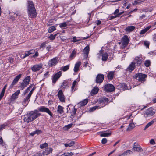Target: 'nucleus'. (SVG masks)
<instances>
[{
  "label": "nucleus",
  "instance_id": "4468645a",
  "mask_svg": "<svg viewBox=\"0 0 156 156\" xmlns=\"http://www.w3.org/2000/svg\"><path fill=\"white\" fill-rule=\"evenodd\" d=\"M24 121L25 122L29 123V122L33 121V119H32L31 116L29 113H28L27 114L24 115Z\"/></svg>",
  "mask_w": 156,
  "mask_h": 156
},
{
  "label": "nucleus",
  "instance_id": "473e14b6",
  "mask_svg": "<svg viewBox=\"0 0 156 156\" xmlns=\"http://www.w3.org/2000/svg\"><path fill=\"white\" fill-rule=\"evenodd\" d=\"M135 127V125L133 123H130L129 124L128 127L126 129V131H130L134 128Z\"/></svg>",
  "mask_w": 156,
  "mask_h": 156
},
{
  "label": "nucleus",
  "instance_id": "c9c22d12",
  "mask_svg": "<svg viewBox=\"0 0 156 156\" xmlns=\"http://www.w3.org/2000/svg\"><path fill=\"white\" fill-rule=\"evenodd\" d=\"M57 112L61 114L63 112V107L60 105H59L58 107Z\"/></svg>",
  "mask_w": 156,
  "mask_h": 156
},
{
  "label": "nucleus",
  "instance_id": "5fc2aeb1",
  "mask_svg": "<svg viewBox=\"0 0 156 156\" xmlns=\"http://www.w3.org/2000/svg\"><path fill=\"white\" fill-rule=\"evenodd\" d=\"M48 38L51 40L53 41L55 39V38L52 34H51L50 36Z\"/></svg>",
  "mask_w": 156,
  "mask_h": 156
},
{
  "label": "nucleus",
  "instance_id": "680f3d73",
  "mask_svg": "<svg viewBox=\"0 0 156 156\" xmlns=\"http://www.w3.org/2000/svg\"><path fill=\"white\" fill-rule=\"evenodd\" d=\"M150 143L152 145L154 144H155V142L154 141V139H153L151 140Z\"/></svg>",
  "mask_w": 156,
  "mask_h": 156
},
{
  "label": "nucleus",
  "instance_id": "6e6552de",
  "mask_svg": "<svg viewBox=\"0 0 156 156\" xmlns=\"http://www.w3.org/2000/svg\"><path fill=\"white\" fill-rule=\"evenodd\" d=\"M109 99L108 98H100L99 99V102L100 104H102V105H100L101 108L103 107L108 103Z\"/></svg>",
  "mask_w": 156,
  "mask_h": 156
},
{
  "label": "nucleus",
  "instance_id": "2f4dec72",
  "mask_svg": "<svg viewBox=\"0 0 156 156\" xmlns=\"http://www.w3.org/2000/svg\"><path fill=\"white\" fill-rule=\"evenodd\" d=\"M42 133V132L41 130L39 129H37L31 133L30 134V135H31V136H33L35 134H36L37 135H38L39 134L41 133Z\"/></svg>",
  "mask_w": 156,
  "mask_h": 156
},
{
  "label": "nucleus",
  "instance_id": "72a5a7b5",
  "mask_svg": "<svg viewBox=\"0 0 156 156\" xmlns=\"http://www.w3.org/2000/svg\"><path fill=\"white\" fill-rule=\"evenodd\" d=\"M69 66L70 65L69 64L65 66H62L60 70L64 72L66 71L69 69Z\"/></svg>",
  "mask_w": 156,
  "mask_h": 156
},
{
  "label": "nucleus",
  "instance_id": "0e129e2a",
  "mask_svg": "<svg viewBox=\"0 0 156 156\" xmlns=\"http://www.w3.org/2000/svg\"><path fill=\"white\" fill-rule=\"evenodd\" d=\"M49 72L47 71L44 74V76L45 78H47L48 77L49 75Z\"/></svg>",
  "mask_w": 156,
  "mask_h": 156
},
{
  "label": "nucleus",
  "instance_id": "6ab92c4d",
  "mask_svg": "<svg viewBox=\"0 0 156 156\" xmlns=\"http://www.w3.org/2000/svg\"><path fill=\"white\" fill-rule=\"evenodd\" d=\"M20 90H17L16 92H15L10 97V99L11 101L15 100L18 98V95L20 94Z\"/></svg>",
  "mask_w": 156,
  "mask_h": 156
},
{
  "label": "nucleus",
  "instance_id": "f3484780",
  "mask_svg": "<svg viewBox=\"0 0 156 156\" xmlns=\"http://www.w3.org/2000/svg\"><path fill=\"white\" fill-rule=\"evenodd\" d=\"M142 61V60L140 58L138 57H136L134 59V62H133L135 63L136 66H139L141 65Z\"/></svg>",
  "mask_w": 156,
  "mask_h": 156
},
{
  "label": "nucleus",
  "instance_id": "9d476101",
  "mask_svg": "<svg viewBox=\"0 0 156 156\" xmlns=\"http://www.w3.org/2000/svg\"><path fill=\"white\" fill-rule=\"evenodd\" d=\"M62 75V72L59 71L55 73L52 78V82L55 83L57 80Z\"/></svg>",
  "mask_w": 156,
  "mask_h": 156
},
{
  "label": "nucleus",
  "instance_id": "7ed1b4c3",
  "mask_svg": "<svg viewBox=\"0 0 156 156\" xmlns=\"http://www.w3.org/2000/svg\"><path fill=\"white\" fill-rule=\"evenodd\" d=\"M30 77L28 76L23 80L20 86L21 90H23L29 84V82L30 81Z\"/></svg>",
  "mask_w": 156,
  "mask_h": 156
},
{
  "label": "nucleus",
  "instance_id": "de8ad7c7",
  "mask_svg": "<svg viewBox=\"0 0 156 156\" xmlns=\"http://www.w3.org/2000/svg\"><path fill=\"white\" fill-rule=\"evenodd\" d=\"M144 44L145 46H146V48H149L150 43L148 41H144Z\"/></svg>",
  "mask_w": 156,
  "mask_h": 156
},
{
  "label": "nucleus",
  "instance_id": "864d4df0",
  "mask_svg": "<svg viewBox=\"0 0 156 156\" xmlns=\"http://www.w3.org/2000/svg\"><path fill=\"white\" fill-rule=\"evenodd\" d=\"M67 85V83L66 82H64L61 85V87L63 88H65Z\"/></svg>",
  "mask_w": 156,
  "mask_h": 156
},
{
  "label": "nucleus",
  "instance_id": "0eeeda50",
  "mask_svg": "<svg viewBox=\"0 0 156 156\" xmlns=\"http://www.w3.org/2000/svg\"><path fill=\"white\" fill-rule=\"evenodd\" d=\"M38 111L37 110H35L34 111H31L29 112L31 116L32 119H33V120H35L41 115V114L38 113Z\"/></svg>",
  "mask_w": 156,
  "mask_h": 156
},
{
  "label": "nucleus",
  "instance_id": "8fccbe9b",
  "mask_svg": "<svg viewBox=\"0 0 156 156\" xmlns=\"http://www.w3.org/2000/svg\"><path fill=\"white\" fill-rule=\"evenodd\" d=\"M30 55V54L29 51H27L26 52V53L25 54V55L23 57H21V58H24L26 57L29 56Z\"/></svg>",
  "mask_w": 156,
  "mask_h": 156
},
{
  "label": "nucleus",
  "instance_id": "e433bc0d",
  "mask_svg": "<svg viewBox=\"0 0 156 156\" xmlns=\"http://www.w3.org/2000/svg\"><path fill=\"white\" fill-rule=\"evenodd\" d=\"M68 22H69V21H67L66 22H63L60 23L59 24V27L62 29L63 27H66L67 26V23Z\"/></svg>",
  "mask_w": 156,
  "mask_h": 156
},
{
  "label": "nucleus",
  "instance_id": "c85d7f7f",
  "mask_svg": "<svg viewBox=\"0 0 156 156\" xmlns=\"http://www.w3.org/2000/svg\"><path fill=\"white\" fill-rule=\"evenodd\" d=\"M112 133L111 131L109 132H107L105 131L102 133L101 134L100 136L102 137H108L110 136L111 134Z\"/></svg>",
  "mask_w": 156,
  "mask_h": 156
},
{
  "label": "nucleus",
  "instance_id": "f704fd0d",
  "mask_svg": "<svg viewBox=\"0 0 156 156\" xmlns=\"http://www.w3.org/2000/svg\"><path fill=\"white\" fill-rule=\"evenodd\" d=\"M75 144V142L74 141H72L70 143H66L65 144V146L66 147H71L73 145Z\"/></svg>",
  "mask_w": 156,
  "mask_h": 156
},
{
  "label": "nucleus",
  "instance_id": "bb28decb",
  "mask_svg": "<svg viewBox=\"0 0 156 156\" xmlns=\"http://www.w3.org/2000/svg\"><path fill=\"white\" fill-rule=\"evenodd\" d=\"M151 27V26H149L145 28L144 29L140 31V34L141 35L144 34L150 29Z\"/></svg>",
  "mask_w": 156,
  "mask_h": 156
},
{
  "label": "nucleus",
  "instance_id": "423d86ee",
  "mask_svg": "<svg viewBox=\"0 0 156 156\" xmlns=\"http://www.w3.org/2000/svg\"><path fill=\"white\" fill-rule=\"evenodd\" d=\"M39 111L41 112H45L48 113L51 117H52V114L51 112L49 109L43 106H41L38 108Z\"/></svg>",
  "mask_w": 156,
  "mask_h": 156
},
{
  "label": "nucleus",
  "instance_id": "cd10ccee",
  "mask_svg": "<svg viewBox=\"0 0 156 156\" xmlns=\"http://www.w3.org/2000/svg\"><path fill=\"white\" fill-rule=\"evenodd\" d=\"M136 66V65L133 62L131 63L128 67L129 70L130 72L132 71L135 69V67Z\"/></svg>",
  "mask_w": 156,
  "mask_h": 156
},
{
  "label": "nucleus",
  "instance_id": "052dcab7",
  "mask_svg": "<svg viewBox=\"0 0 156 156\" xmlns=\"http://www.w3.org/2000/svg\"><path fill=\"white\" fill-rule=\"evenodd\" d=\"M44 152H42L41 151H40L38 153H37V154H38V156H42L44 155H43V153H44Z\"/></svg>",
  "mask_w": 156,
  "mask_h": 156
},
{
  "label": "nucleus",
  "instance_id": "58836bf2",
  "mask_svg": "<svg viewBox=\"0 0 156 156\" xmlns=\"http://www.w3.org/2000/svg\"><path fill=\"white\" fill-rule=\"evenodd\" d=\"M99 90V89L98 87L94 88L91 91V93L93 94H96Z\"/></svg>",
  "mask_w": 156,
  "mask_h": 156
},
{
  "label": "nucleus",
  "instance_id": "6e6d98bb",
  "mask_svg": "<svg viewBox=\"0 0 156 156\" xmlns=\"http://www.w3.org/2000/svg\"><path fill=\"white\" fill-rule=\"evenodd\" d=\"M6 125L5 124H2L0 126V131L4 129L6 126Z\"/></svg>",
  "mask_w": 156,
  "mask_h": 156
},
{
  "label": "nucleus",
  "instance_id": "c03bdc74",
  "mask_svg": "<svg viewBox=\"0 0 156 156\" xmlns=\"http://www.w3.org/2000/svg\"><path fill=\"white\" fill-rule=\"evenodd\" d=\"M7 85L6 84L5 85L4 87L3 88L0 94V95L1 96H4V94L5 93V90L6 89V87H7Z\"/></svg>",
  "mask_w": 156,
  "mask_h": 156
},
{
  "label": "nucleus",
  "instance_id": "3c124183",
  "mask_svg": "<svg viewBox=\"0 0 156 156\" xmlns=\"http://www.w3.org/2000/svg\"><path fill=\"white\" fill-rule=\"evenodd\" d=\"M73 123H71L70 124H69L67 125H66L65 126V127L67 129H68L72 127L73 126Z\"/></svg>",
  "mask_w": 156,
  "mask_h": 156
},
{
  "label": "nucleus",
  "instance_id": "37998d69",
  "mask_svg": "<svg viewBox=\"0 0 156 156\" xmlns=\"http://www.w3.org/2000/svg\"><path fill=\"white\" fill-rule=\"evenodd\" d=\"M132 153V151L130 150H128L124 151V153L122 154V155H127L128 154H131Z\"/></svg>",
  "mask_w": 156,
  "mask_h": 156
},
{
  "label": "nucleus",
  "instance_id": "aec40b11",
  "mask_svg": "<svg viewBox=\"0 0 156 156\" xmlns=\"http://www.w3.org/2000/svg\"><path fill=\"white\" fill-rule=\"evenodd\" d=\"M155 112L151 110L150 109H147L144 113V115L147 116H152L154 115Z\"/></svg>",
  "mask_w": 156,
  "mask_h": 156
},
{
  "label": "nucleus",
  "instance_id": "f257e3e1",
  "mask_svg": "<svg viewBox=\"0 0 156 156\" xmlns=\"http://www.w3.org/2000/svg\"><path fill=\"white\" fill-rule=\"evenodd\" d=\"M27 9L28 14L31 18H35L37 16L36 10L32 1L28 0L27 2Z\"/></svg>",
  "mask_w": 156,
  "mask_h": 156
},
{
  "label": "nucleus",
  "instance_id": "412c9836",
  "mask_svg": "<svg viewBox=\"0 0 156 156\" xmlns=\"http://www.w3.org/2000/svg\"><path fill=\"white\" fill-rule=\"evenodd\" d=\"M89 46L88 45H87L83 50V52L85 56L87 57L88 56L89 53Z\"/></svg>",
  "mask_w": 156,
  "mask_h": 156
},
{
  "label": "nucleus",
  "instance_id": "338daca9",
  "mask_svg": "<svg viewBox=\"0 0 156 156\" xmlns=\"http://www.w3.org/2000/svg\"><path fill=\"white\" fill-rule=\"evenodd\" d=\"M15 14H16V16H21L20 12L18 11H16L15 13Z\"/></svg>",
  "mask_w": 156,
  "mask_h": 156
},
{
  "label": "nucleus",
  "instance_id": "7c9ffc66",
  "mask_svg": "<svg viewBox=\"0 0 156 156\" xmlns=\"http://www.w3.org/2000/svg\"><path fill=\"white\" fill-rule=\"evenodd\" d=\"M108 54L107 53L102 54V60L104 61H106L108 59Z\"/></svg>",
  "mask_w": 156,
  "mask_h": 156
},
{
  "label": "nucleus",
  "instance_id": "4d7b16f0",
  "mask_svg": "<svg viewBox=\"0 0 156 156\" xmlns=\"http://www.w3.org/2000/svg\"><path fill=\"white\" fill-rule=\"evenodd\" d=\"M72 39H73V40H71V41L73 42H77V41H79V40H77L76 39V37L75 36L73 37Z\"/></svg>",
  "mask_w": 156,
  "mask_h": 156
},
{
  "label": "nucleus",
  "instance_id": "69168bd1",
  "mask_svg": "<svg viewBox=\"0 0 156 156\" xmlns=\"http://www.w3.org/2000/svg\"><path fill=\"white\" fill-rule=\"evenodd\" d=\"M30 54H33L35 52V50L34 49H31L29 51Z\"/></svg>",
  "mask_w": 156,
  "mask_h": 156
},
{
  "label": "nucleus",
  "instance_id": "a211bd4d",
  "mask_svg": "<svg viewBox=\"0 0 156 156\" xmlns=\"http://www.w3.org/2000/svg\"><path fill=\"white\" fill-rule=\"evenodd\" d=\"M31 96L28 95L23 100L22 103L25 107L28 104L30 100V98Z\"/></svg>",
  "mask_w": 156,
  "mask_h": 156
},
{
  "label": "nucleus",
  "instance_id": "4c0bfd02",
  "mask_svg": "<svg viewBox=\"0 0 156 156\" xmlns=\"http://www.w3.org/2000/svg\"><path fill=\"white\" fill-rule=\"evenodd\" d=\"M56 30V28L54 26H52L49 28L48 32L49 33H51Z\"/></svg>",
  "mask_w": 156,
  "mask_h": 156
},
{
  "label": "nucleus",
  "instance_id": "bf43d9fd",
  "mask_svg": "<svg viewBox=\"0 0 156 156\" xmlns=\"http://www.w3.org/2000/svg\"><path fill=\"white\" fill-rule=\"evenodd\" d=\"M35 87H34L33 88H32L31 89V90L29 92V93L28 95H29V96H31L32 94H33V92L34 91V90H35Z\"/></svg>",
  "mask_w": 156,
  "mask_h": 156
},
{
  "label": "nucleus",
  "instance_id": "a878e982",
  "mask_svg": "<svg viewBox=\"0 0 156 156\" xmlns=\"http://www.w3.org/2000/svg\"><path fill=\"white\" fill-rule=\"evenodd\" d=\"M114 74V71H111L108 72L107 76L108 79L111 80H112L113 78Z\"/></svg>",
  "mask_w": 156,
  "mask_h": 156
},
{
  "label": "nucleus",
  "instance_id": "c756f323",
  "mask_svg": "<svg viewBox=\"0 0 156 156\" xmlns=\"http://www.w3.org/2000/svg\"><path fill=\"white\" fill-rule=\"evenodd\" d=\"M52 151V149L51 148H48L44 151L43 155H48L51 153Z\"/></svg>",
  "mask_w": 156,
  "mask_h": 156
},
{
  "label": "nucleus",
  "instance_id": "f8f14e48",
  "mask_svg": "<svg viewBox=\"0 0 156 156\" xmlns=\"http://www.w3.org/2000/svg\"><path fill=\"white\" fill-rule=\"evenodd\" d=\"M57 96L61 102H65V97L62 90H60L58 91Z\"/></svg>",
  "mask_w": 156,
  "mask_h": 156
},
{
  "label": "nucleus",
  "instance_id": "49530a36",
  "mask_svg": "<svg viewBox=\"0 0 156 156\" xmlns=\"http://www.w3.org/2000/svg\"><path fill=\"white\" fill-rule=\"evenodd\" d=\"M151 64V62L149 60H146L144 63L145 65L147 67H149Z\"/></svg>",
  "mask_w": 156,
  "mask_h": 156
},
{
  "label": "nucleus",
  "instance_id": "4be33fe9",
  "mask_svg": "<svg viewBox=\"0 0 156 156\" xmlns=\"http://www.w3.org/2000/svg\"><path fill=\"white\" fill-rule=\"evenodd\" d=\"M81 64V62L80 61H78L75 64L74 69V71L75 72H76L78 71Z\"/></svg>",
  "mask_w": 156,
  "mask_h": 156
},
{
  "label": "nucleus",
  "instance_id": "b1692460",
  "mask_svg": "<svg viewBox=\"0 0 156 156\" xmlns=\"http://www.w3.org/2000/svg\"><path fill=\"white\" fill-rule=\"evenodd\" d=\"M135 29L134 26H131L126 27L125 30L126 32L129 33L133 31Z\"/></svg>",
  "mask_w": 156,
  "mask_h": 156
},
{
  "label": "nucleus",
  "instance_id": "2eb2a0df",
  "mask_svg": "<svg viewBox=\"0 0 156 156\" xmlns=\"http://www.w3.org/2000/svg\"><path fill=\"white\" fill-rule=\"evenodd\" d=\"M42 65L41 64H36L33 66L31 69L32 71L36 72L40 70L42 68Z\"/></svg>",
  "mask_w": 156,
  "mask_h": 156
},
{
  "label": "nucleus",
  "instance_id": "e2e57ef3",
  "mask_svg": "<svg viewBox=\"0 0 156 156\" xmlns=\"http://www.w3.org/2000/svg\"><path fill=\"white\" fill-rule=\"evenodd\" d=\"M38 56V53L37 51L36 52L35 54L32 56L33 58H35Z\"/></svg>",
  "mask_w": 156,
  "mask_h": 156
},
{
  "label": "nucleus",
  "instance_id": "1a4fd4ad",
  "mask_svg": "<svg viewBox=\"0 0 156 156\" xmlns=\"http://www.w3.org/2000/svg\"><path fill=\"white\" fill-rule=\"evenodd\" d=\"M129 41L128 37L126 35H125L122 38L121 43L122 45L124 47H125L128 45Z\"/></svg>",
  "mask_w": 156,
  "mask_h": 156
},
{
  "label": "nucleus",
  "instance_id": "09e8293b",
  "mask_svg": "<svg viewBox=\"0 0 156 156\" xmlns=\"http://www.w3.org/2000/svg\"><path fill=\"white\" fill-rule=\"evenodd\" d=\"M47 43L46 42H44L42 43L40 46V48L44 49L46 46V44Z\"/></svg>",
  "mask_w": 156,
  "mask_h": 156
},
{
  "label": "nucleus",
  "instance_id": "f03ea898",
  "mask_svg": "<svg viewBox=\"0 0 156 156\" xmlns=\"http://www.w3.org/2000/svg\"><path fill=\"white\" fill-rule=\"evenodd\" d=\"M133 77L137 80L138 82L144 83L146 81V78L147 77V75L145 74L139 73L136 74Z\"/></svg>",
  "mask_w": 156,
  "mask_h": 156
},
{
  "label": "nucleus",
  "instance_id": "9b49d317",
  "mask_svg": "<svg viewBox=\"0 0 156 156\" xmlns=\"http://www.w3.org/2000/svg\"><path fill=\"white\" fill-rule=\"evenodd\" d=\"M132 150L133 151L137 152H141L143 151V149L140 147V145L136 142L134 143L133 147Z\"/></svg>",
  "mask_w": 156,
  "mask_h": 156
},
{
  "label": "nucleus",
  "instance_id": "39448f33",
  "mask_svg": "<svg viewBox=\"0 0 156 156\" xmlns=\"http://www.w3.org/2000/svg\"><path fill=\"white\" fill-rule=\"evenodd\" d=\"M104 89L105 91L107 92H111L114 91L115 88L112 84H108L104 86Z\"/></svg>",
  "mask_w": 156,
  "mask_h": 156
},
{
  "label": "nucleus",
  "instance_id": "dca6fc26",
  "mask_svg": "<svg viewBox=\"0 0 156 156\" xmlns=\"http://www.w3.org/2000/svg\"><path fill=\"white\" fill-rule=\"evenodd\" d=\"M104 78V76L103 74H98L97 76L96 82L97 83H101L103 81Z\"/></svg>",
  "mask_w": 156,
  "mask_h": 156
},
{
  "label": "nucleus",
  "instance_id": "a18cd8bd",
  "mask_svg": "<svg viewBox=\"0 0 156 156\" xmlns=\"http://www.w3.org/2000/svg\"><path fill=\"white\" fill-rule=\"evenodd\" d=\"M76 53V51L75 50H73L72 51V53L70 55V58H72L73 57H74Z\"/></svg>",
  "mask_w": 156,
  "mask_h": 156
},
{
  "label": "nucleus",
  "instance_id": "393cba45",
  "mask_svg": "<svg viewBox=\"0 0 156 156\" xmlns=\"http://www.w3.org/2000/svg\"><path fill=\"white\" fill-rule=\"evenodd\" d=\"M88 102V99H86L78 103V104L81 106H83L86 105Z\"/></svg>",
  "mask_w": 156,
  "mask_h": 156
},
{
  "label": "nucleus",
  "instance_id": "ddd939ff",
  "mask_svg": "<svg viewBox=\"0 0 156 156\" xmlns=\"http://www.w3.org/2000/svg\"><path fill=\"white\" fill-rule=\"evenodd\" d=\"M22 76L21 74H19L16 76L14 79L12 83L10 85L9 87L10 88H12L13 86L17 84L19 79Z\"/></svg>",
  "mask_w": 156,
  "mask_h": 156
},
{
  "label": "nucleus",
  "instance_id": "603ef678",
  "mask_svg": "<svg viewBox=\"0 0 156 156\" xmlns=\"http://www.w3.org/2000/svg\"><path fill=\"white\" fill-rule=\"evenodd\" d=\"M77 82L75 80L73 82L72 84V86L71 87V90L73 91L74 88Z\"/></svg>",
  "mask_w": 156,
  "mask_h": 156
},
{
  "label": "nucleus",
  "instance_id": "a19ab883",
  "mask_svg": "<svg viewBox=\"0 0 156 156\" xmlns=\"http://www.w3.org/2000/svg\"><path fill=\"white\" fill-rule=\"evenodd\" d=\"M48 146V144L46 143H44L41 144L40 145V147L41 149H43L44 148H46Z\"/></svg>",
  "mask_w": 156,
  "mask_h": 156
},
{
  "label": "nucleus",
  "instance_id": "774afa93",
  "mask_svg": "<svg viewBox=\"0 0 156 156\" xmlns=\"http://www.w3.org/2000/svg\"><path fill=\"white\" fill-rule=\"evenodd\" d=\"M68 153H65L62 154L61 156H69Z\"/></svg>",
  "mask_w": 156,
  "mask_h": 156
},
{
  "label": "nucleus",
  "instance_id": "20e7f679",
  "mask_svg": "<svg viewBox=\"0 0 156 156\" xmlns=\"http://www.w3.org/2000/svg\"><path fill=\"white\" fill-rule=\"evenodd\" d=\"M58 58L56 57L51 59L48 62V65L49 67H54L58 63Z\"/></svg>",
  "mask_w": 156,
  "mask_h": 156
},
{
  "label": "nucleus",
  "instance_id": "ea45409f",
  "mask_svg": "<svg viewBox=\"0 0 156 156\" xmlns=\"http://www.w3.org/2000/svg\"><path fill=\"white\" fill-rule=\"evenodd\" d=\"M101 108L100 106H95L92 108H90V111H93L96 109H98Z\"/></svg>",
  "mask_w": 156,
  "mask_h": 156
},
{
  "label": "nucleus",
  "instance_id": "79ce46f5",
  "mask_svg": "<svg viewBox=\"0 0 156 156\" xmlns=\"http://www.w3.org/2000/svg\"><path fill=\"white\" fill-rule=\"evenodd\" d=\"M144 0H137L134 1V2L133 3V5H136L137 4H140V2Z\"/></svg>",
  "mask_w": 156,
  "mask_h": 156
},
{
  "label": "nucleus",
  "instance_id": "5701e85b",
  "mask_svg": "<svg viewBox=\"0 0 156 156\" xmlns=\"http://www.w3.org/2000/svg\"><path fill=\"white\" fill-rule=\"evenodd\" d=\"M155 122H156V118L153 119L148 122L145 126L144 129V130H146L150 126L152 125Z\"/></svg>",
  "mask_w": 156,
  "mask_h": 156
},
{
  "label": "nucleus",
  "instance_id": "13d9d810",
  "mask_svg": "<svg viewBox=\"0 0 156 156\" xmlns=\"http://www.w3.org/2000/svg\"><path fill=\"white\" fill-rule=\"evenodd\" d=\"M107 141V140L106 138H103L102 140H101V143L103 144H105Z\"/></svg>",
  "mask_w": 156,
  "mask_h": 156
}]
</instances>
